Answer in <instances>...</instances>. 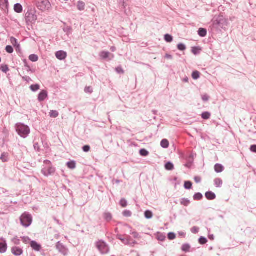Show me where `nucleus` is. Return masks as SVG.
Returning a JSON list of instances; mask_svg holds the SVG:
<instances>
[{
  "label": "nucleus",
  "mask_w": 256,
  "mask_h": 256,
  "mask_svg": "<svg viewBox=\"0 0 256 256\" xmlns=\"http://www.w3.org/2000/svg\"><path fill=\"white\" fill-rule=\"evenodd\" d=\"M228 20L223 16H215L212 20L211 26L216 30L224 29L228 26Z\"/></svg>",
  "instance_id": "obj_1"
},
{
  "label": "nucleus",
  "mask_w": 256,
  "mask_h": 256,
  "mask_svg": "<svg viewBox=\"0 0 256 256\" xmlns=\"http://www.w3.org/2000/svg\"><path fill=\"white\" fill-rule=\"evenodd\" d=\"M16 131L18 134L22 138H27L30 134V127L24 124H17L16 126Z\"/></svg>",
  "instance_id": "obj_2"
},
{
  "label": "nucleus",
  "mask_w": 256,
  "mask_h": 256,
  "mask_svg": "<svg viewBox=\"0 0 256 256\" xmlns=\"http://www.w3.org/2000/svg\"><path fill=\"white\" fill-rule=\"evenodd\" d=\"M44 164L45 166L42 170V172L44 175L48 176L55 172V168L52 166V164L50 160H45L44 161Z\"/></svg>",
  "instance_id": "obj_3"
},
{
  "label": "nucleus",
  "mask_w": 256,
  "mask_h": 256,
  "mask_svg": "<svg viewBox=\"0 0 256 256\" xmlns=\"http://www.w3.org/2000/svg\"><path fill=\"white\" fill-rule=\"evenodd\" d=\"M21 224L25 227L29 226L32 222L31 216L26 212L23 214L20 218Z\"/></svg>",
  "instance_id": "obj_4"
},
{
  "label": "nucleus",
  "mask_w": 256,
  "mask_h": 256,
  "mask_svg": "<svg viewBox=\"0 0 256 256\" xmlns=\"http://www.w3.org/2000/svg\"><path fill=\"white\" fill-rule=\"evenodd\" d=\"M50 6V4L48 0H40L37 4V7L42 11H45Z\"/></svg>",
  "instance_id": "obj_5"
},
{
  "label": "nucleus",
  "mask_w": 256,
  "mask_h": 256,
  "mask_svg": "<svg viewBox=\"0 0 256 256\" xmlns=\"http://www.w3.org/2000/svg\"><path fill=\"white\" fill-rule=\"evenodd\" d=\"M26 19L27 22H33L36 20L37 16L33 13L32 10H28L26 14Z\"/></svg>",
  "instance_id": "obj_6"
},
{
  "label": "nucleus",
  "mask_w": 256,
  "mask_h": 256,
  "mask_svg": "<svg viewBox=\"0 0 256 256\" xmlns=\"http://www.w3.org/2000/svg\"><path fill=\"white\" fill-rule=\"evenodd\" d=\"M48 96V92L46 90H42L38 94V100L39 102H42L44 101Z\"/></svg>",
  "instance_id": "obj_7"
},
{
  "label": "nucleus",
  "mask_w": 256,
  "mask_h": 256,
  "mask_svg": "<svg viewBox=\"0 0 256 256\" xmlns=\"http://www.w3.org/2000/svg\"><path fill=\"white\" fill-rule=\"evenodd\" d=\"M66 53L62 50H60L56 53V58L60 60H64L66 57Z\"/></svg>",
  "instance_id": "obj_8"
},
{
  "label": "nucleus",
  "mask_w": 256,
  "mask_h": 256,
  "mask_svg": "<svg viewBox=\"0 0 256 256\" xmlns=\"http://www.w3.org/2000/svg\"><path fill=\"white\" fill-rule=\"evenodd\" d=\"M12 252L14 255L18 256L22 254L23 251L21 248L18 246H14L12 248Z\"/></svg>",
  "instance_id": "obj_9"
},
{
  "label": "nucleus",
  "mask_w": 256,
  "mask_h": 256,
  "mask_svg": "<svg viewBox=\"0 0 256 256\" xmlns=\"http://www.w3.org/2000/svg\"><path fill=\"white\" fill-rule=\"evenodd\" d=\"M97 247L102 253H106L108 252V248L104 242L98 243Z\"/></svg>",
  "instance_id": "obj_10"
},
{
  "label": "nucleus",
  "mask_w": 256,
  "mask_h": 256,
  "mask_svg": "<svg viewBox=\"0 0 256 256\" xmlns=\"http://www.w3.org/2000/svg\"><path fill=\"white\" fill-rule=\"evenodd\" d=\"M110 55H112V58L114 57V54H111L108 52L102 51L100 53V57L103 60L108 59Z\"/></svg>",
  "instance_id": "obj_11"
},
{
  "label": "nucleus",
  "mask_w": 256,
  "mask_h": 256,
  "mask_svg": "<svg viewBox=\"0 0 256 256\" xmlns=\"http://www.w3.org/2000/svg\"><path fill=\"white\" fill-rule=\"evenodd\" d=\"M214 168L215 172L217 173L222 172L224 169V166L222 164H216Z\"/></svg>",
  "instance_id": "obj_12"
},
{
  "label": "nucleus",
  "mask_w": 256,
  "mask_h": 256,
  "mask_svg": "<svg viewBox=\"0 0 256 256\" xmlns=\"http://www.w3.org/2000/svg\"><path fill=\"white\" fill-rule=\"evenodd\" d=\"M198 34L200 37H205L207 34V30L204 28H200L198 31Z\"/></svg>",
  "instance_id": "obj_13"
},
{
  "label": "nucleus",
  "mask_w": 256,
  "mask_h": 256,
  "mask_svg": "<svg viewBox=\"0 0 256 256\" xmlns=\"http://www.w3.org/2000/svg\"><path fill=\"white\" fill-rule=\"evenodd\" d=\"M7 244L6 242H0V252L4 253L6 251Z\"/></svg>",
  "instance_id": "obj_14"
},
{
  "label": "nucleus",
  "mask_w": 256,
  "mask_h": 256,
  "mask_svg": "<svg viewBox=\"0 0 256 256\" xmlns=\"http://www.w3.org/2000/svg\"><path fill=\"white\" fill-rule=\"evenodd\" d=\"M85 7H86V4L84 2L79 0L78 2L77 8L79 10H80V11L84 10L85 9Z\"/></svg>",
  "instance_id": "obj_15"
},
{
  "label": "nucleus",
  "mask_w": 256,
  "mask_h": 256,
  "mask_svg": "<svg viewBox=\"0 0 256 256\" xmlns=\"http://www.w3.org/2000/svg\"><path fill=\"white\" fill-rule=\"evenodd\" d=\"M11 44L16 48V49L20 48V45L18 43L17 40L14 37H11L10 38Z\"/></svg>",
  "instance_id": "obj_16"
},
{
  "label": "nucleus",
  "mask_w": 256,
  "mask_h": 256,
  "mask_svg": "<svg viewBox=\"0 0 256 256\" xmlns=\"http://www.w3.org/2000/svg\"><path fill=\"white\" fill-rule=\"evenodd\" d=\"M14 10L17 13H21L22 12V6L20 4H16L14 6Z\"/></svg>",
  "instance_id": "obj_17"
},
{
  "label": "nucleus",
  "mask_w": 256,
  "mask_h": 256,
  "mask_svg": "<svg viewBox=\"0 0 256 256\" xmlns=\"http://www.w3.org/2000/svg\"><path fill=\"white\" fill-rule=\"evenodd\" d=\"M0 6L2 9L8 10V0H0Z\"/></svg>",
  "instance_id": "obj_18"
},
{
  "label": "nucleus",
  "mask_w": 256,
  "mask_h": 256,
  "mask_svg": "<svg viewBox=\"0 0 256 256\" xmlns=\"http://www.w3.org/2000/svg\"><path fill=\"white\" fill-rule=\"evenodd\" d=\"M30 246L34 250L37 251L40 250L41 248L40 246L34 241L31 242Z\"/></svg>",
  "instance_id": "obj_19"
},
{
  "label": "nucleus",
  "mask_w": 256,
  "mask_h": 256,
  "mask_svg": "<svg viewBox=\"0 0 256 256\" xmlns=\"http://www.w3.org/2000/svg\"><path fill=\"white\" fill-rule=\"evenodd\" d=\"M160 146L164 148H167L169 146V142L166 139H163L160 142Z\"/></svg>",
  "instance_id": "obj_20"
},
{
  "label": "nucleus",
  "mask_w": 256,
  "mask_h": 256,
  "mask_svg": "<svg viewBox=\"0 0 256 256\" xmlns=\"http://www.w3.org/2000/svg\"><path fill=\"white\" fill-rule=\"evenodd\" d=\"M164 167L165 168L168 170H172L174 169V164L170 162H167L165 164Z\"/></svg>",
  "instance_id": "obj_21"
},
{
  "label": "nucleus",
  "mask_w": 256,
  "mask_h": 256,
  "mask_svg": "<svg viewBox=\"0 0 256 256\" xmlns=\"http://www.w3.org/2000/svg\"><path fill=\"white\" fill-rule=\"evenodd\" d=\"M66 166L69 168L73 170L76 167V163L75 161H70L66 163Z\"/></svg>",
  "instance_id": "obj_22"
},
{
  "label": "nucleus",
  "mask_w": 256,
  "mask_h": 256,
  "mask_svg": "<svg viewBox=\"0 0 256 256\" xmlns=\"http://www.w3.org/2000/svg\"><path fill=\"white\" fill-rule=\"evenodd\" d=\"M211 114L208 112H205L202 114L201 116L204 120H208L210 117Z\"/></svg>",
  "instance_id": "obj_23"
},
{
  "label": "nucleus",
  "mask_w": 256,
  "mask_h": 256,
  "mask_svg": "<svg viewBox=\"0 0 256 256\" xmlns=\"http://www.w3.org/2000/svg\"><path fill=\"white\" fill-rule=\"evenodd\" d=\"M214 184L216 187H220L222 184V180L220 178H216L214 180Z\"/></svg>",
  "instance_id": "obj_24"
},
{
  "label": "nucleus",
  "mask_w": 256,
  "mask_h": 256,
  "mask_svg": "<svg viewBox=\"0 0 256 256\" xmlns=\"http://www.w3.org/2000/svg\"><path fill=\"white\" fill-rule=\"evenodd\" d=\"M29 60L32 62H36L38 60V57L36 54H32L29 56Z\"/></svg>",
  "instance_id": "obj_25"
},
{
  "label": "nucleus",
  "mask_w": 256,
  "mask_h": 256,
  "mask_svg": "<svg viewBox=\"0 0 256 256\" xmlns=\"http://www.w3.org/2000/svg\"><path fill=\"white\" fill-rule=\"evenodd\" d=\"M192 76L194 80H198L200 76V72L197 70L194 71L192 72Z\"/></svg>",
  "instance_id": "obj_26"
},
{
  "label": "nucleus",
  "mask_w": 256,
  "mask_h": 256,
  "mask_svg": "<svg viewBox=\"0 0 256 256\" xmlns=\"http://www.w3.org/2000/svg\"><path fill=\"white\" fill-rule=\"evenodd\" d=\"M164 40L168 42H171L173 40V37L169 34H166L164 37Z\"/></svg>",
  "instance_id": "obj_27"
},
{
  "label": "nucleus",
  "mask_w": 256,
  "mask_h": 256,
  "mask_svg": "<svg viewBox=\"0 0 256 256\" xmlns=\"http://www.w3.org/2000/svg\"><path fill=\"white\" fill-rule=\"evenodd\" d=\"M201 49L199 47L194 46L192 48V52L194 55H197L200 54Z\"/></svg>",
  "instance_id": "obj_28"
},
{
  "label": "nucleus",
  "mask_w": 256,
  "mask_h": 256,
  "mask_svg": "<svg viewBox=\"0 0 256 256\" xmlns=\"http://www.w3.org/2000/svg\"><path fill=\"white\" fill-rule=\"evenodd\" d=\"M40 88V86L38 84H32L30 86V89L32 92H36Z\"/></svg>",
  "instance_id": "obj_29"
},
{
  "label": "nucleus",
  "mask_w": 256,
  "mask_h": 256,
  "mask_svg": "<svg viewBox=\"0 0 256 256\" xmlns=\"http://www.w3.org/2000/svg\"><path fill=\"white\" fill-rule=\"evenodd\" d=\"M2 162H5L8 160V155L7 154L3 153L0 158Z\"/></svg>",
  "instance_id": "obj_30"
},
{
  "label": "nucleus",
  "mask_w": 256,
  "mask_h": 256,
  "mask_svg": "<svg viewBox=\"0 0 256 256\" xmlns=\"http://www.w3.org/2000/svg\"><path fill=\"white\" fill-rule=\"evenodd\" d=\"M192 186V182L190 181H186L184 184V187L186 190H190Z\"/></svg>",
  "instance_id": "obj_31"
},
{
  "label": "nucleus",
  "mask_w": 256,
  "mask_h": 256,
  "mask_svg": "<svg viewBox=\"0 0 256 256\" xmlns=\"http://www.w3.org/2000/svg\"><path fill=\"white\" fill-rule=\"evenodd\" d=\"M206 198L210 200H214L216 198L214 193H205Z\"/></svg>",
  "instance_id": "obj_32"
},
{
  "label": "nucleus",
  "mask_w": 256,
  "mask_h": 256,
  "mask_svg": "<svg viewBox=\"0 0 256 256\" xmlns=\"http://www.w3.org/2000/svg\"><path fill=\"white\" fill-rule=\"evenodd\" d=\"M50 116L52 118H56L58 116V112L56 110H51L50 112Z\"/></svg>",
  "instance_id": "obj_33"
},
{
  "label": "nucleus",
  "mask_w": 256,
  "mask_h": 256,
  "mask_svg": "<svg viewBox=\"0 0 256 256\" xmlns=\"http://www.w3.org/2000/svg\"><path fill=\"white\" fill-rule=\"evenodd\" d=\"M140 154L142 156H146L148 155V152L146 149H141L140 150Z\"/></svg>",
  "instance_id": "obj_34"
},
{
  "label": "nucleus",
  "mask_w": 256,
  "mask_h": 256,
  "mask_svg": "<svg viewBox=\"0 0 256 256\" xmlns=\"http://www.w3.org/2000/svg\"><path fill=\"white\" fill-rule=\"evenodd\" d=\"M190 246L189 244H184L182 245V250L184 252H188L190 251Z\"/></svg>",
  "instance_id": "obj_35"
},
{
  "label": "nucleus",
  "mask_w": 256,
  "mask_h": 256,
  "mask_svg": "<svg viewBox=\"0 0 256 256\" xmlns=\"http://www.w3.org/2000/svg\"><path fill=\"white\" fill-rule=\"evenodd\" d=\"M156 238L158 240H159L160 241H162V242L164 240L166 239L165 236H164L162 234H160V233H158L157 234Z\"/></svg>",
  "instance_id": "obj_36"
},
{
  "label": "nucleus",
  "mask_w": 256,
  "mask_h": 256,
  "mask_svg": "<svg viewBox=\"0 0 256 256\" xmlns=\"http://www.w3.org/2000/svg\"><path fill=\"white\" fill-rule=\"evenodd\" d=\"M0 70L6 73L9 70V68L7 65L4 64L2 65L1 67L0 68Z\"/></svg>",
  "instance_id": "obj_37"
},
{
  "label": "nucleus",
  "mask_w": 256,
  "mask_h": 256,
  "mask_svg": "<svg viewBox=\"0 0 256 256\" xmlns=\"http://www.w3.org/2000/svg\"><path fill=\"white\" fill-rule=\"evenodd\" d=\"M144 216L146 218H150L152 217V213L151 211L146 210L145 212Z\"/></svg>",
  "instance_id": "obj_38"
},
{
  "label": "nucleus",
  "mask_w": 256,
  "mask_h": 256,
  "mask_svg": "<svg viewBox=\"0 0 256 256\" xmlns=\"http://www.w3.org/2000/svg\"><path fill=\"white\" fill-rule=\"evenodd\" d=\"M5 50L8 54H12L14 52V48L11 46H7L6 47Z\"/></svg>",
  "instance_id": "obj_39"
},
{
  "label": "nucleus",
  "mask_w": 256,
  "mask_h": 256,
  "mask_svg": "<svg viewBox=\"0 0 256 256\" xmlns=\"http://www.w3.org/2000/svg\"><path fill=\"white\" fill-rule=\"evenodd\" d=\"M178 48L180 51H184L186 49V46L183 44H178Z\"/></svg>",
  "instance_id": "obj_40"
},
{
  "label": "nucleus",
  "mask_w": 256,
  "mask_h": 256,
  "mask_svg": "<svg viewBox=\"0 0 256 256\" xmlns=\"http://www.w3.org/2000/svg\"><path fill=\"white\" fill-rule=\"evenodd\" d=\"M84 92L86 93L92 94L93 92V88L91 86H86L84 88Z\"/></svg>",
  "instance_id": "obj_41"
},
{
  "label": "nucleus",
  "mask_w": 256,
  "mask_h": 256,
  "mask_svg": "<svg viewBox=\"0 0 256 256\" xmlns=\"http://www.w3.org/2000/svg\"><path fill=\"white\" fill-rule=\"evenodd\" d=\"M208 242L206 238L204 237H200L199 239V242L202 244H206Z\"/></svg>",
  "instance_id": "obj_42"
},
{
  "label": "nucleus",
  "mask_w": 256,
  "mask_h": 256,
  "mask_svg": "<svg viewBox=\"0 0 256 256\" xmlns=\"http://www.w3.org/2000/svg\"><path fill=\"white\" fill-rule=\"evenodd\" d=\"M176 238V234L173 232H170L168 234V238L170 240H173Z\"/></svg>",
  "instance_id": "obj_43"
},
{
  "label": "nucleus",
  "mask_w": 256,
  "mask_h": 256,
  "mask_svg": "<svg viewBox=\"0 0 256 256\" xmlns=\"http://www.w3.org/2000/svg\"><path fill=\"white\" fill-rule=\"evenodd\" d=\"M202 196L201 194V193H196L194 196V198L196 200H200L202 198Z\"/></svg>",
  "instance_id": "obj_44"
},
{
  "label": "nucleus",
  "mask_w": 256,
  "mask_h": 256,
  "mask_svg": "<svg viewBox=\"0 0 256 256\" xmlns=\"http://www.w3.org/2000/svg\"><path fill=\"white\" fill-rule=\"evenodd\" d=\"M202 100L204 102H208L210 99V96L207 94L202 96Z\"/></svg>",
  "instance_id": "obj_45"
},
{
  "label": "nucleus",
  "mask_w": 256,
  "mask_h": 256,
  "mask_svg": "<svg viewBox=\"0 0 256 256\" xmlns=\"http://www.w3.org/2000/svg\"><path fill=\"white\" fill-rule=\"evenodd\" d=\"M90 148L88 145L84 146L82 147V150L84 152H88L90 150Z\"/></svg>",
  "instance_id": "obj_46"
},
{
  "label": "nucleus",
  "mask_w": 256,
  "mask_h": 256,
  "mask_svg": "<svg viewBox=\"0 0 256 256\" xmlns=\"http://www.w3.org/2000/svg\"><path fill=\"white\" fill-rule=\"evenodd\" d=\"M120 204L123 208L126 207L127 206V202H126V200H125L124 199L120 201Z\"/></svg>",
  "instance_id": "obj_47"
},
{
  "label": "nucleus",
  "mask_w": 256,
  "mask_h": 256,
  "mask_svg": "<svg viewBox=\"0 0 256 256\" xmlns=\"http://www.w3.org/2000/svg\"><path fill=\"white\" fill-rule=\"evenodd\" d=\"M116 70L118 74H124V70L121 67L116 68Z\"/></svg>",
  "instance_id": "obj_48"
},
{
  "label": "nucleus",
  "mask_w": 256,
  "mask_h": 256,
  "mask_svg": "<svg viewBox=\"0 0 256 256\" xmlns=\"http://www.w3.org/2000/svg\"><path fill=\"white\" fill-rule=\"evenodd\" d=\"M34 147L35 150L39 152L40 150V146L38 142H34Z\"/></svg>",
  "instance_id": "obj_49"
},
{
  "label": "nucleus",
  "mask_w": 256,
  "mask_h": 256,
  "mask_svg": "<svg viewBox=\"0 0 256 256\" xmlns=\"http://www.w3.org/2000/svg\"><path fill=\"white\" fill-rule=\"evenodd\" d=\"M104 218L107 220H110L112 219V216L110 214L107 213L104 214Z\"/></svg>",
  "instance_id": "obj_50"
},
{
  "label": "nucleus",
  "mask_w": 256,
  "mask_h": 256,
  "mask_svg": "<svg viewBox=\"0 0 256 256\" xmlns=\"http://www.w3.org/2000/svg\"><path fill=\"white\" fill-rule=\"evenodd\" d=\"M24 66L28 68V71H32V70L29 66H28V62L26 60H24Z\"/></svg>",
  "instance_id": "obj_51"
},
{
  "label": "nucleus",
  "mask_w": 256,
  "mask_h": 256,
  "mask_svg": "<svg viewBox=\"0 0 256 256\" xmlns=\"http://www.w3.org/2000/svg\"><path fill=\"white\" fill-rule=\"evenodd\" d=\"M250 150L252 152L256 153V144L252 145L250 148Z\"/></svg>",
  "instance_id": "obj_52"
},
{
  "label": "nucleus",
  "mask_w": 256,
  "mask_h": 256,
  "mask_svg": "<svg viewBox=\"0 0 256 256\" xmlns=\"http://www.w3.org/2000/svg\"><path fill=\"white\" fill-rule=\"evenodd\" d=\"M123 214L126 216H131V212L128 210H125L123 212Z\"/></svg>",
  "instance_id": "obj_53"
},
{
  "label": "nucleus",
  "mask_w": 256,
  "mask_h": 256,
  "mask_svg": "<svg viewBox=\"0 0 256 256\" xmlns=\"http://www.w3.org/2000/svg\"><path fill=\"white\" fill-rule=\"evenodd\" d=\"M194 180L196 183H199L201 182L202 179L200 176H195Z\"/></svg>",
  "instance_id": "obj_54"
},
{
  "label": "nucleus",
  "mask_w": 256,
  "mask_h": 256,
  "mask_svg": "<svg viewBox=\"0 0 256 256\" xmlns=\"http://www.w3.org/2000/svg\"><path fill=\"white\" fill-rule=\"evenodd\" d=\"M112 182L114 184H118L120 182V180H112Z\"/></svg>",
  "instance_id": "obj_55"
},
{
  "label": "nucleus",
  "mask_w": 256,
  "mask_h": 256,
  "mask_svg": "<svg viewBox=\"0 0 256 256\" xmlns=\"http://www.w3.org/2000/svg\"><path fill=\"white\" fill-rule=\"evenodd\" d=\"M192 232L194 233H196L198 232V228L196 227L192 228Z\"/></svg>",
  "instance_id": "obj_56"
},
{
  "label": "nucleus",
  "mask_w": 256,
  "mask_h": 256,
  "mask_svg": "<svg viewBox=\"0 0 256 256\" xmlns=\"http://www.w3.org/2000/svg\"><path fill=\"white\" fill-rule=\"evenodd\" d=\"M166 58H168V59H172V55H170V54H166L165 56Z\"/></svg>",
  "instance_id": "obj_57"
},
{
  "label": "nucleus",
  "mask_w": 256,
  "mask_h": 256,
  "mask_svg": "<svg viewBox=\"0 0 256 256\" xmlns=\"http://www.w3.org/2000/svg\"><path fill=\"white\" fill-rule=\"evenodd\" d=\"M22 79L28 81V80H30V78L29 76H26V77H23Z\"/></svg>",
  "instance_id": "obj_58"
},
{
  "label": "nucleus",
  "mask_w": 256,
  "mask_h": 256,
  "mask_svg": "<svg viewBox=\"0 0 256 256\" xmlns=\"http://www.w3.org/2000/svg\"><path fill=\"white\" fill-rule=\"evenodd\" d=\"M110 50L112 51V52H114L116 50V48L114 46H112L110 48Z\"/></svg>",
  "instance_id": "obj_59"
},
{
  "label": "nucleus",
  "mask_w": 256,
  "mask_h": 256,
  "mask_svg": "<svg viewBox=\"0 0 256 256\" xmlns=\"http://www.w3.org/2000/svg\"><path fill=\"white\" fill-rule=\"evenodd\" d=\"M183 81L184 82H188V78L186 77L184 78Z\"/></svg>",
  "instance_id": "obj_60"
},
{
  "label": "nucleus",
  "mask_w": 256,
  "mask_h": 256,
  "mask_svg": "<svg viewBox=\"0 0 256 256\" xmlns=\"http://www.w3.org/2000/svg\"><path fill=\"white\" fill-rule=\"evenodd\" d=\"M62 249H63V250H60V251H62L63 253L64 254H66V250L64 248H62Z\"/></svg>",
  "instance_id": "obj_61"
},
{
  "label": "nucleus",
  "mask_w": 256,
  "mask_h": 256,
  "mask_svg": "<svg viewBox=\"0 0 256 256\" xmlns=\"http://www.w3.org/2000/svg\"><path fill=\"white\" fill-rule=\"evenodd\" d=\"M60 247L62 248V246L61 244L58 243V244H57V248H60Z\"/></svg>",
  "instance_id": "obj_62"
},
{
  "label": "nucleus",
  "mask_w": 256,
  "mask_h": 256,
  "mask_svg": "<svg viewBox=\"0 0 256 256\" xmlns=\"http://www.w3.org/2000/svg\"><path fill=\"white\" fill-rule=\"evenodd\" d=\"M152 113L154 114H156V113H157V110H154L152 111Z\"/></svg>",
  "instance_id": "obj_63"
},
{
  "label": "nucleus",
  "mask_w": 256,
  "mask_h": 256,
  "mask_svg": "<svg viewBox=\"0 0 256 256\" xmlns=\"http://www.w3.org/2000/svg\"><path fill=\"white\" fill-rule=\"evenodd\" d=\"M142 64H143V65H146V66L148 67H150V64H145L144 63H142Z\"/></svg>",
  "instance_id": "obj_64"
}]
</instances>
